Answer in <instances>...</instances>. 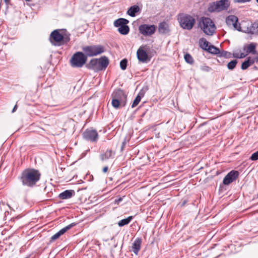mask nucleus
Listing matches in <instances>:
<instances>
[{"mask_svg": "<svg viewBox=\"0 0 258 258\" xmlns=\"http://www.w3.org/2000/svg\"><path fill=\"white\" fill-rule=\"evenodd\" d=\"M75 225H76L75 223H71V224L68 225V226L63 227V228L60 229L59 231H58L57 233H56L55 234H54L53 236H52L51 237L50 241L53 242V241L56 240V239L59 238V237L61 235L64 234L68 230H69V229L72 228Z\"/></svg>", "mask_w": 258, "mask_h": 258, "instance_id": "14", "label": "nucleus"}, {"mask_svg": "<svg viewBox=\"0 0 258 258\" xmlns=\"http://www.w3.org/2000/svg\"><path fill=\"white\" fill-rule=\"evenodd\" d=\"M122 201V198H119L115 200V203L118 204L121 201Z\"/></svg>", "mask_w": 258, "mask_h": 258, "instance_id": "43", "label": "nucleus"}, {"mask_svg": "<svg viewBox=\"0 0 258 258\" xmlns=\"http://www.w3.org/2000/svg\"><path fill=\"white\" fill-rule=\"evenodd\" d=\"M254 69L256 70V69H257V68L256 67H255H255H254Z\"/></svg>", "mask_w": 258, "mask_h": 258, "instance_id": "49", "label": "nucleus"}, {"mask_svg": "<svg viewBox=\"0 0 258 258\" xmlns=\"http://www.w3.org/2000/svg\"><path fill=\"white\" fill-rule=\"evenodd\" d=\"M250 66V65L249 63L247 60V59H246L244 61H243L242 63L241 66V69L242 70H246L247 69H248V67Z\"/></svg>", "mask_w": 258, "mask_h": 258, "instance_id": "34", "label": "nucleus"}, {"mask_svg": "<svg viewBox=\"0 0 258 258\" xmlns=\"http://www.w3.org/2000/svg\"><path fill=\"white\" fill-rule=\"evenodd\" d=\"M249 159L251 161H256L258 160V151L253 153L249 158Z\"/></svg>", "mask_w": 258, "mask_h": 258, "instance_id": "37", "label": "nucleus"}, {"mask_svg": "<svg viewBox=\"0 0 258 258\" xmlns=\"http://www.w3.org/2000/svg\"><path fill=\"white\" fill-rule=\"evenodd\" d=\"M256 2L258 3V0H256Z\"/></svg>", "mask_w": 258, "mask_h": 258, "instance_id": "50", "label": "nucleus"}, {"mask_svg": "<svg viewBox=\"0 0 258 258\" xmlns=\"http://www.w3.org/2000/svg\"><path fill=\"white\" fill-rule=\"evenodd\" d=\"M244 32L252 34L257 33L258 22H255L253 23H252L249 27L247 28L246 31H244Z\"/></svg>", "mask_w": 258, "mask_h": 258, "instance_id": "20", "label": "nucleus"}, {"mask_svg": "<svg viewBox=\"0 0 258 258\" xmlns=\"http://www.w3.org/2000/svg\"><path fill=\"white\" fill-rule=\"evenodd\" d=\"M246 59L248 61V62L249 63L250 66L252 65L254 63L253 58H251L250 57H248L246 58Z\"/></svg>", "mask_w": 258, "mask_h": 258, "instance_id": "39", "label": "nucleus"}, {"mask_svg": "<svg viewBox=\"0 0 258 258\" xmlns=\"http://www.w3.org/2000/svg\"><path fill=\"white\" fill-rule=\"evenodd\" d=\"M187 200H184L183 202L180 204V207H182L185 205V204L187 203Z\"/></svg>", "mask_w": 258, "mask_h": 258, "instance_id": "42", "label": "nucleus"}, {"mask_svg": "<svg viewBox=\"0 0 258 258\" xmlns=\"http://www.w3.org/2000/svg\"><path fill=\"white\" fill-rule=\"evenodd\" d=\"M198 25L204 33L207 35L212 36L216 32V26L210 18L201 17L199 20Z\"/></svg>", "mask_w": 258, "mask_h": 258, "instance_id": "2", "label": "nucleus"}, {"mask_svg": "<svg viewBox=\"0 0 258 258\" xmlns=\"http://www.w3.org/2000/svg\"><path fill=\"white\" fill-rule=\"evenodd\" d=\"M238 22V18L234 15L228 16L226 19V23L229 27L231 26V24H233V23Z\"/></svg>", "mask_w": 258, "mask_h": 258, "instance_id": "24", "label": "nucleus"}, {"mask_svg": "<svg viewBox=\"0 0 258 258\" xmlns=\"http://www.w3.org/2000/svg\"><path fill=\"white\" fill-rule=\"evenodd\" d=\"M207 51L209 53L213 54H217L220 53V52L219 49L213 45H209L208 48L207 49Z\"/></svg>", "mask_w": 258, "mask_h": 258, "instance_id": "27", "label": "nucleus"}, {"mask_svg": "<svg viewBox=\"0 0 258 258\" xmlns=\"http://www.w3.org/2000/svg\"><path fill=\"white\" fill-rule=\"evenodd\" d=\"M139 30L143 35H151L155 33L156 26L154 25L143 24L139 26Z\"/></svg>", "mask_w": 258, "mask_h": 258, "instance_id": "11", "label": "nucleus"}, {"mask_svg": "<svg viewBox=\"0 0 258 258\" xmlns=\"http://www.w3.org/2000/svg\"><path fill=\"white\" fill-rule=\"evenodd\" d=\"M127 60L126 58H124L121 60L120 62V67L121 70H125L127 67Z\"/></svg>", "mask_w": 258, "mask_h": 258, "instance_id": "32", "label": "nucleus"}, {"mask_svg": "<svg viewBox=\"0 0 258 258\" xmlns=\"http://www.w3.org/2000/svg\"><path fill=\"white\" fill-rule=\"evenodd\" d=\"M231 53L226 51L223 50L222 52H220V56H223L226 58L230 57Z\"/></svg>", "mask_w": 258, "mask_h": 258, "instance_id": "36", "label": "nucleus"}, {"mask_svg": "<svg viewBox=\"0 0 258 258\" xmlns=\"http://www.w3.org/2000/svg\"><path fill=\"white\" fill-rule=\"evenodd\" d=\"M158 31L162 34L168 33L170 32L169 25L164 21L160 23L158 26Z\"/></svg>", "mask_w": 258, "mask_h": 258, "instance_id": "17", "label": "nucleus"}, {"mask_svg": "<svg viewBox=\"0 0 258 258\" xmlns=\"http://www.w3.org/2000/svg\"><path fill=\"white\" fill-rule=\"evenodd\" d=\"M145 95V91L142 89L141 90L137 96H140V98L141 99L144 97Z\"/></svg>", "mask_w": 258, "mask_h": 258, "instance_id": "41", "label": "nucleus"}, {"mask_svg": "<svg viewBox=\"0 0 258 258\" xmlns=\"http://www.w3.org/2000/svg\"><path fill=\"white\" fill-rule=\"evenodd\" d=\"M49 40L55 46H60L67 44L70 40L69 36H63L59 32V30H53L50 34Z\"/></svg>", "mask_w": 258, "mask_h": 258, "instance_id": "4", "label": "nucleus"}, {"mask_svg": "<svg viewBox=\"0 0 258 258\" xmlns=\"http://www.w3.org/2000/svg\"><path fill=\"white\" fill-rule=\"evenodd\" d=\"M111 104L112 106L115 109H118L120 107H123L125 106L126 103L122 101L121 102L118 100L112 99Z\"/></svg>", "mask_w": 258, "mask_h": 258, "instance_id": "25", "label": "nucleus"}, {"mask_svg": "<svg viewBox=\"0 0 258 258\" xmlns=\"http://www.w3.org/2000/svg\"><path fill=\"white\" fill-rule=\"evenodd\" d=\"M113 153L111 150H107L104 153L100 154V158L102 161L108 160L113 157Z\"/></svg>", "mask_w": 258, "mask_h": 258, "instance_id": "21", "label": "nucleus"}, {"mask_svg": "<svg viewBox=\"0 0 258 258\" xmlns=\"http://www.w3.org/2000/svg\"><path fill=\"white\" fill-rule=\"evenodd\" d=\"M17 108V105L16 104L12 110V112H14L16 110Z\"/></svg>", "mask_w": 258, "mask_h": 258, "instance_id": "48", "label": "nucleus"}, {"mask_svg": "<svg viewBox=\"0 0 258 258\" xmlns=\"http://www.w3.org/2000/svg\"><path fill=\"white\" fill-rule=\"evenodd\" d=\"M41 173L38 170L34 168H27L21 173L20 180L24 186L33 187L39 181Z\"/></svg>", "mask_w": 258, "mask_h": 258, "instance_id": "1", "label": "nucleus"}, {"mask_svg": "<svg viewBox=\"0 0 258 258\" xmlns=\"http://www.w3.org/2000/svg\"><path fill=\"white\" fill-rule=\"evenodd\" d=\"M98 60L97 58H93L86 64V67L89 70H92L96 72L99 71L98 68Z\"/></svg>", "mask_w": 258, "mask_h": 258, "instance_id": "16", "label": "nucleus"}, {"mask_svg": "<svg viewBox=\"0 0 258 258\" xmlns=\"http://www.w3.org/2000/svg\"><path fill=\"white\" fill-rule=\"evenodd\" d=\"M112 99L118 100L121 102L123 101L124 103L126 104L127 95L125 94L123 90L118 89L112 93Z\"/></svg>", "mask_w": 258, "mask_h": 258, "instance_id": "13", "label": "nucleus"}, {"mask_svg": "<svg viewBox=\"0 0 258 258\" xmlns=\"http://www.w3.org/2000/svg\"><path fill=\"white\" fill-rule=\"evenodd\" d=\"M83 138L92 142H96L98 139V134L96 130L91 128L86 130L82 134Z\"/></svg>", "mask_w": 258, "mask_h": 258, "instance_id": "10", "label": "nucleus"}, {"mask_svg": "<svg viewBox=\"0 0 258 258\" xmlns=\"http://www.w3.org/2000/svg\"><path fill=\"white\" fill-rule=\"evenodd\" d=\"M177 18L180 27L185 30H191L196 22L195 19L192 16L185 13L178 14Z\"/></svg>", "mask_w": 258, "mask_h": 258, "instance_id": "3", "label": "nucleus"}, {"mask_svg": "<svg viewBox=\"0 0 258 258\" xmlns=\"http://www.w3.org/2000/svg\"><path fill=\"white\" fill-rule=\"evenodd\" d=\"M199 44L200 46L202 49L207 51V49L209 47L208 45L209 44V42L205 38H201L199 40Z\"/></svg>", "mask_w": 258, "mask_h": 258, "instance_id": "26", "label": "nucleus"}, {"mask_svg": "<svg viewBox=\"0 0 258 258\" xmlns=\"http://www.w3.org/2000/svg\"><path fill=\"white\" fill-rule=\"evenodd\" d=\"M254 62H258V55L253 57Z\"/></svg>", "mask_w": 258, "mask_h": 258, "instance_id": "46", "label": "nucleus"}, {"mask_svg": "<svg viewBox=\"0 0 258 258\" xmlns=\"http://www.w3.org/2000/svg\"><path fill=\"white\" fill-rule=\"evenodd\" d=\"M129 23L128 20L124 18H119L114 21L113 24L115 27H120Z\"/></svg>", "mask_w": 258, "mask_h": 258, "instance_id": "23", "label": "nucleus"}, {"mask_svg": "<svg viewBox=\"0 0 258 258\" xmlns=\"http://www.w3.org/2000/svg\"><path fill=\"white\" fill-rule=\"evenodd\" d=\"M141 99L140 98V96H136L132 105V107L134 108L135 107L137 106L139 102H140Z\"/></svg>", "mask_w": 258, "mask_h": 258, "instance_id": "35", "label": "nucleus"}, {"mask_svg": "<svg viewBox=\"0 0 258 258\" xmlns=\"http://www.w3.org/2000/svg\"><path fill=\"white\" fill-rule=\"evenodd\" d=\"M98 60V69L99 71L105 70L109 64V61L106 56L100 57Z\"/></svg>", "mask_w": 258, "mask_h": 258, "instance_id": "15", "label": "nucleus"}, {"mask_svg": "<svg viewBox=\"0 0 258 258\" xmlns=\"http://www.w3.org/2000/svg\"><path fill=\"white\" fill-rule=\"evenodd\" d=\"M142 239L141 238H137L134 241L132 246V250L136 254L140 250Z\"/></svg>", "mask_w": 258, "mask_h": 258, "instance_id": "18", "label": "nucleus"}, {"mask_svg": "<svg viewBox=\"0 0 258 258\" xmlns=\"http://www.w3.org/2000/svg\"><path fill=\"white\" fill-rule=\"evenodd\" d=\"M118 31L122 35H126L130 31V28L125 24L124 26H121V27H119Z\"/></svg>", "mask_w": 258, "mask_h": 258, "instance_id": "28", "label": "nucleus"}, {"mask_svg": "<svg viewBox=\"0 0 258 258\" xmlns=\"http://www.w3.org/2000/svg\"><path fill=\"white\" fill-rule=\"evenodd\" d=\"M6 4L8 6L10 4L11 0H4Z\"/></svg>", "mask_w": 258, "mask_h": 258, "instance_id": "47", "label": "nucleus"}, {"mask_svg": "<svg viewBox=\"0 0 258 258\" xmlns=\"http://www.w3.org/2000/svg\"><path fill=\"white\" fill-rule=\"evenodd\" d=\"M238 63L237 59H233L229 62L227 65L228 69L229 70H233L236 66Z\"/></svg>", "mask_w": 258, "mask_h": 258, "instance_id": "30", "label": "nucleus"}, {"mask_svg": "<svg viewBox=\"0 0 258 258\" xmlns=\"http://www.w3.org/2000/svg\"><path fill=\"white\" fill-rule=\"evenodd\" d=\"M125 145V142L124 141L122 143V146H121V151H122L123 150V148H124Z\"/></svg>", "mask_w": 258, "mask_h": 258, "instance_id": "45", "label": "nucleus"}, {"mask_svg": "<svg viewBox=\"0 0 258 258\" xmlns=\"http://www.w3.org/2000/svg\"><path fill=\"white\" fill-rule=\"evenodd\" d=\"M108 168L107 166H105L103 168V172L104 173H106L107 171H108Z\"/></svg>", "mask_w": 258, "mask_h": 258, "instance_id": "44", "label": "nucleus"}, {"mask_svg": "<svg viewBox=\"0 0 258 258\" xmlns=\"http://www.w3.org/2000/svg\"><path fill=\"white\" fill-rule=\"evenodd\" d=\"M229 0H220L210 4L208 10L210 13L227 10L230 6Z\"/></svg>", "mask_w": 258, "mask_h": 258, "instance_id": "5", "label": "nucleus"}, {"mask_svg": "<svg viewBox=\"0 0 258 258\" xmlns=\"http://www.w3.org/2000/svg\"><path fill=\"white\" fill-rule=\"evenodd\" d=\"M257 196H258V194H257Z\"/></svg>", "mask_w": 258, "mask_h": 258, "instance_id": "51", "label": "nucleus"}, {"mask_svg": "<svg viewBox=\"0 0 258 258\" xmlns=\"http://www.w3.org/2000/svg\"><path fill=\"white\" fill-rule=\"evenodd\" d=\"M201 70L203 71L208 72L211 70V68L208 66H204L201 67Z\"/></svg>", "mask_w": 258, "mask_h": 258, "instance_id": "38", "label": "nucleus"}, {"mask_svg": "<svg viewBox=\"0 0 258 258\" xmlns=\"http://www.w3.org/2000/svg\"><path fill=\"white\" fill-rule=\"evenodd\" d=\"M133 218V216H129L127 218L121 220L118 222V225L119 227H122L124 225H127L132 221Z\"/></svg>", "mask_w": 258, "mask_h": 258, "instance_id": "29", "label": "nucleus"}, {"mask_svg": "<svg viewBox=\"0 0 258 258\" xmlns=\"http://www.w3.org/2000/svg\"><path fill=\"white\" fill-rule=\"evenodd\" d=\"M243 51H245L246 53L234 52L233 57L235 58H243L246 57L249 53L252 54H256V44L254 43H251L248 45H245L243 47Z\"/></svg>", "mask_w": 258, "mask_h": 258, "instance_id": "8", "label": "nucleus"}, {"mask_svg": "<svg viewBox=\"0 0 258 258\" xmlns=\"http://www.w3.org/2000/svg\"><path fill=\"white\" fill-rule=\"evenodd\" d=\"M239 176V172L236 170H232L229 172L224 178L223 180V184H220L219 190H223L224 185H229L233 181H235Z\"/></svg>", "mask_w": 258, "mask_h": 258, "instance_id": "9", "label": "nucleus"}, {"mask_svg": "<svg viewBox=\"0 0 258 258\" xmlns=\"http://www.w3.org/2000/svg\"><path fill=\"white\" fill-rule=\"evenodd\" d=\"M82 50L87 57L96 56L105 51L104 47L101 45L86 46Z\"/></svg>", "mask_w": 258, "mask_h": 258, "instance_id": "7", "label": "nucleus"}, {"mask_svg": "<svg viewBox=\"0 0 258 258\" xmlns=\"http://www.w3.org/2000/svg\"><path fill=\"white\" fill-rule=\"evenodd\" d=\"M231 26L233 27L234 30H237V31H240V32L243 31L240 27V24L238 23V22L233 23V24H231Z\"/></svg>", "mask_w": 258, "mask_h": 258, "instance_id": "33", "label": "nucleus"}, {"mask_svg": "<svg viewBox=\"0 0 258 258\" xmlns=\"http://www.w3.org/2000/svg\"><path fill=\"white\" fill-rule=\"evenodd\" d=\"M146 46V45L140 46L137 51V56L138 60L143 63L147 62L150 60V58L145 50Z\"/></svg>", "mask_w": 258, "mask_h": 258, "instance_id": "12", "label": "nucleus"}, {"mask_svg": "<svg viewBox=\"0 0 258 258\" xmlns=\"http://www.w3.org/2000/svg\"><path fill=\"white\" fill-rule=\"evenodd\" d=\"M75 191L74 190H66L63 192L60 193L58 197L60 199L64 200L68 199L75 196Z\"/></svg>", "mask_w": 258, "mask_h": 258, "instance_id": "19", "label": "nucleus"}, {"mask_svg": "<svg viewBox=\"0 0 258 258\" xmlns=\"http://www.w3.org/2000/svg\"><path fill=\"white\" fill-rule=\"evenodd\" d=\"M251 0H234V3H244L246 2H249Z\"/></svg>", "mask_w": 258, "mask_h": 258, "instance_id": "40", "label": "nucleus"}, {"mask_svg": "<svg viewBox=\"0 0 258 258\" xmlns=\"http://www.w3.org/2000/svg\"><path fill=\"white\" fill-rule=\"evenodd\" d=\"M87 60V56L84 53L78 51L74 54L70 60V63L73 68H81L86 63Z\"/></svg>", "mask_w": 258, "mask_h": 258, "instance_id": "6", "label": "nucleus"}, {"mask_svg": "<svg viewBox=\"0 0 258 258\" xmlns=\"http://www.w3.org/2000/svg\"><path fill=\"white\" fill-rule=\"evenodd\" d=\"M140 11L139 7L137 5H134L131 7L127 12V14L131 17H135L136 14Z\"/></svg>", "mask_w": 258, "mask_h": 258, "instance_id": "22", "label": "nucleus"}, {"mask_svg": "<svg viewBox=\"0 0 258 258\" xmlns=\"http://www.w3.org/2000/svg\"><path fill=\"white\" fill-rule=\"evenodd\" d=\"M184 58L185 61L187 63H188L190 64H194V58L189 53H186L184 55Z\"/></svg>", "mask_w": 258, "mask_h": 258, "instance_id": "31", "label": "nucleus"}]
</instances>
